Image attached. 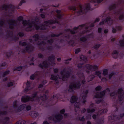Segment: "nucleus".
<instances>
[{
    "label": "nucleus",
    "instance_id": "f257e3e1",
    "mask_svg": "<svg viewBox=\"0 0 124 124\" xmlns=\"http://www.w3.org/2000/svg\"><path fill=\"white\" fill-rule=\"evenodd\" d=\"M56 23V21H53L51 20L46 21L44 22V25L40 27L35 23V21L23 20L22 22V23L23 25V28L25 30L27 31H31L35 29L36 30L39 29L42 30L46 29V28L45 27V26H48L49 24L55 23Z\"/></svg>",
    "mask_w": 124,
    "mask_h": 124
},
{
    "label": "nucleus",
    "instance_id": "f03ea898",
    "mask_svg": "<svg viewBox=\"0 0 124 124\" xmlns=\"http://www.w3.org/2000/svg\"><path fill=\"white\" fill-rule=\"evenodd\" d=\"M33 38L38 45H44L46 43L51 44L53 42L52 39L46 40V38L44 35L39 36L38 35L36 34L33 36Z\"/></svg>",
    "mask_w": 124,
    "mask_h": 124
},
{
    "label": "nucleus",
    "instance_id": "7ed1b4c3",
    "mask_svg": "<svg viewBox=\"0 0 124 124\" xmlns=\"http://www.w3.org/2000/svg\"><path fill=\"white\" fill-rule=\"evenodd\" d=\"M33 41L31 39H29L26 42L21 41L19 44L22 46H26L24 51L28 52H31L33 50V47L31 46V43L33 42Z\"/></svg>",
    "mask_w": 124,
    "mask_h": 124
},
{
    "label": "nucleus",
    "instance_id": "20e7f679",
    "mask_svg": "<svg viewBox=\"0 0 124 124\" xmlns=\"http://www.w3.org/2000/svg\"><path fill=\"white\" fill-rule=\"evenodd\" d=\"M60 75L61 76L59 77V78L62 79L63 81L67 80L68 78L70 76L69 72L65 69H64L61 72Z\"/></svg>",
    "mask_w": 124,
    "mask_h": 124
},
{
    "label": "nucleus",
    "instance_id": "39448f33",
    "mask_svg": "<svg viewBox=\"0 0 124 124\" xmlns=\"http://www.w3.org/2000/svg\"><path fill=\"white\" fill-rule=\"evenodd\" d=\"M37 93V92H36L33 94V98H31L28 96L23 97L21 99L22 101L23 102H26L29 101H33L34 100V98L36 96Z\"/></svg>",
    "mask_w": 124,
    "mask_h": 124
},
{
    "label": "nucleus",
    "instance_id": "423d86ee",
    "mask_svg": "<svg viewBox=\"0 0 124 124\" xmlns=\"http://www.w3.org/2000/svg\"><path fill=\"white\" fill-rule=\"evenodd\" d=\"M80 86V84L79 82L72 83L70 85V89L68 91L70 92H72L74 90L79 88Z\"/></svg>",
    "mask_w": 124,
    "mask_h": 124
},
{
    "label": "nucleus",
    "instance_id": "0eeeda50",
    "mask_svg": "<svg viewBox=\"0 0 124 124\" xmlns=\"http://www.w3.org/2000/svg\"><path fill=\"white\" fill-rule=\"evenodd\" d=\"M63 118V116L61 114L57 115L55 117H54L53 116H50L49 118V119L52 120H53L55 122H58L60 121Z\"/></svg>",
    "mask_w": 124,
    "mask_h": 124
},
{
    "label": "nucleus",
    "instance_id": "6e6552de",
    "mask_svg": "<svg viewBox=\"0 0 124 124\" xmlns=\"http://www.w3.org/2000/svg\"><path fill=\"white\" fill-rule=\"evenodd\" d=\"M110 91L109 88H107L106 90L103 91L101 92L96 93L95 96V97L96 98H100L104 96L106 92L107 91L109 92Z\"/></svg>",
    "mask_w": 124,
    "mask_h": 124
},
{
    "label": "nucleus",
    "instance_id": "1a4fd4ad",
    "mask_svg": "<svg viewBox=\"0 0 124 124\" xmlns=\"http://www.w3.org/2000/svg\"><path fill=\"white\" fill-rule=\"evenodd\" d=\"M88 93V92L87 90H85L84 91L81 95L83 100L81 101V102L83 103H84L86 102V101L85 99L86 97L87 94Z\"/></svg>",
    "mask_w": 124,
    "mask_h": 124
},
{
    "label": "nucleus",
    "instance_id": "9d476101",
    "mask_svg": "<svg viewBox=\"0 0 124 124\" xmlns=\"http://www.w3.org/2000/svg\"><path fill=\"white\" fill-rule=\"evenodd\" d=\"M8 24H9V26L10 28L12 29L14 26L16 24V22L14 20H10L8 21Z\"/></svg>",
    "mask_w": 124,
    "mask_h": 124
},
{
    "label": "nucleus",
    "instance_id": "9b49d317",
    "mask_svg": "<svg viewBox=\"0 0 124 124\" xmlns=\"http://www.w3.org/2000/svg\"><path fill=\"white\" fill-rule=\"evenodd\" d=\"M86 67L88 69L93 71L98 69V66L97 65L92 66L87 64L86 65Z\"/></svg>",
    "mask_w": 124,
    "mask_h": 124
},
{
    "label": "nucleus",
    "instance_id": "f8f14e48",
    "mask_svg": "<svg viewBox=\"0 0 124 124\" xmlns=\"http://www.w3.org/2000/svg\"><path fill=\"white\" fill-rule=\"evenodd\" d=\"M118 93L119 95L118 97L120 100H122L124 97V93L122 92V89L121 88L118 89Z\"/></svg>",
    "mask_w": 124,
    "mask_h": 124
},
{
    "label": "nucleus",
    "instance_id": "ddd939ff",
    "mask_svg": "<svg viewBox=\"0 0 124 124\" xmlns=\"http://www.w3.org/2000/svg\"><path fill=\"white\" fill-rule=\"evenodd\" d=\"M84 26L86 28V29H87L88 28V27L86 26V25L85 24H83L80 25H79L78 27L74 28L73 31H70L71 33L72 34H74L77 32V31H76V30L77 29H78L79 27H82Z\"/></svg>",
    "mask_w": 124,
    "mask_h": 124
},
{
    "label": "nucleus",
    "instance_id": "4468645a",
    "mask_svg": "<svg viewBox=\"0 0 124 124\" xmlns=\"http://www.w3.org/2000/svg\"><path fill=\"white\" fill-rule=\"evenodd\" d=\"M55 59V56L53 55H51L48 58V61L51 62V63L52 65H55V63L54 62V60Z\"/></svg>",
    "mask_w": 124,
    "mask_h": 124
},
{
    "label": "nucleus",
    "instance_id": "2eb2a0df",
    "mask_svg": "<svg viewBox=\"0 0 124 124\" xmlns=\"http://www.w3.org/2000/svg\"><path fill=\"white\" fill-rule=\"evenodd\" d=\"M48 64H47V62L46 61H44L42 64V65L40 64L39 65V66L41 68H46L48 67Z\"/></svg>",
    "mask_w": 124,
    "mask_h": 124
},
{
    "label": "nucleus",
    "instance_id": "dca6fc26",
    "mask_svg": "<svg viewBox=\"0 0 124 124\" xmlns=\"http://www.w3.org/2000/svg\"><path fill=\"white\" fill-rule=\"evenodd\" d=\"M110 19V18L109 17H107L105 20H103L100 23V25L103 24L105 23H108V22L109 21Z\"/></svg>",
    "mask_w": 124,
    "mask_h": 124
},
{
    "label": "nucleus",
    "instance_id": "f3484780",
    "mask_svg": "<svg viewBox=\"0 0 124 124\" xmlns=\"http://www.w3.org/2000/svg\"><path fill=\"white\" fill-rule=\"evenodd\" d=\"M80 105V103L79 102H76L75 104V109L76 112L78 111H80V109L79 108V106Z\"/></svg>",
    "mask_w": 124,
    "mask_h": 124
},
{
    "label": "nucleus",
    "instance_id": "a211bd4d",
    "mask_svg": "<svg viewBox=\"0 0 124 124\" xmlns=\"http://www.w3.org/2000/svg\"><path fill=\"white\" fill-rule=\"evenodd\" d=\"M77 98L76 97L73 96L71 98L70 101L71 103H73L77 101Z\"/></svg>",
    "mask_w": 124,
    "mask_h": 124
},
{
    "label": "nucleus",
    "instance_id": "6ab92c4d",
    "mask_svg": "<svg viewBox=\"0 0 124 124\" xmlns=\"http://www.w3.org/2000/svg\"><path fill=\"white\" fill-rule=\"evenodd\" d=\"M83 13L82 7L80 6L79 7V10H78L77 11V13L78 15H79L82 14Z\"/></svg>",
    "mask_w": 124,
    "mask_h": 124
},
{
    "label": "nucleus",
    "instance_id": "aec40b11",
    "mask_svg": "<svg viewBox=\"0 0 124 124\" xmlns=\"http://www.w3.org/2000/svg\"><path fill=\"white\" fill-rule=\"evenodd\" d=\"M50 78L51 79L54 80L55 81H56L58 79V78L57 76H55L53 75H51Z\"/></svg>",
    "mask_w": 124,
    "mask_h": 124
},
{
    "label": "nucleus",
    "instance_id": "412c9836",
    "mask_svg": "<svg viewBox=\"0 0 124 124\" xmlns=\"http://www.w3.org/2000/svg\"><path fill=\"white\" fill-rule=\"evenodd\" d=\"M95 74L98 76L99 78H101V72L100 71H96L95 72Z\"/></svg>",
    "mask_w": 124,
    "mask_h": 124
},
{
    "label": "nucleus",
    "instance_id": "4be33fe9",
    "mask_svg": "<svg viewBox=\"0 0 124 124\" xmlns=\"http://www.w3.org/2000/svg\"><path fill=\"white\" fill-rule=\"evenodd\" d=\"M95 109L93 108L92 109L89 108L87 109V112L88 113H92L95 111Z\"/></svg>",
    "mask_w": 124,
    "mask_h": 124
},
{
    "label": "nucleus",
    "instance_id": "5701e85b",
    "mask_svg": "<svg viewBox=\"0 0 124 124\" xmlns=\"http://www.w3.org/2000/svg\"><path fill=\"white\" fill-rule=\"evenodd\" d=\"M85 9H84L85 12H86L88 10H89L90 8V5L89 4H86L85 6Z\"/></svg>",
    "mask_w": 124,
    "mask_h": 124
},
{
    "label": "nucleus",
    "instance_id": "b1692460",
    "mask_svg": "<svg viewBox=\"0 0 124 124\" xmlns=\"http://www.w3.org/2000/svg\"><path fill=\"white\" fill-rule=\"evenodd\" d=\"M124 18V13L120 14L119 16V19L120 20L123 19Z\"/></svg>",
    "mask_w": 124,
    "mask_h": 124
},
{
    "label": "nucleus",
    "instance_id": "393cba45",
    "mask_svg": "<svg viewBox=\"0 0 124 124\" xmlns=\"http://www.w3.org/2000/svg\"><path fill=\"white\" fill-rule=\"evenodd\" d=\"M108 70L107 69H105L103 71V74L104 76H105L108 75Z\"/></svg>",
    "mask_w": 124,
    "mask_h": 124
},
{
    "label": "nucleus",
    "instance_id": "a878e982",
    "mask_svg": "<svg viewBox=\"0 0 124 124\" xmlns=\"http://www.w3.org/2000/svg\"><path fill=\"white\" fill-rule=\"evenodd\" d=\"M112 57L116 59V51H115L113 52L112 54Z\"/></svg>",
    "mask_w": 124,
    "mask_h": 124
},
{
    "label": "nucleus",
    "instance_id": "bb28decb",
    "mask_svg": "<svg viewBox=\"0 0 124 124\" xmlns=\"http://www.w3.org/2000/svg\"><path fill=\"white\" fill-rule=\"evenodd\" d=\"M94 77V76L93 75H92L89 76L88 78V79L89 80L88 81L89 82L92 80Z\"/></svg>",
    "mask_w": 124,
    "mask_h": 124
},
{
    "label": "nucleus",
    "instance_id": "cd10ccee",
    "mask_svg": "<svg viewBox=\"0 0 124 124\" xmlns=\"http://www.w3.org/2000/svg\"><path fill=\"white\" fill-rule=\"evenodd\" d=\"M116 4L112 5L110 7V9L111 10L115 8H116Z\"/></svg>",
    "mask_w": 124,
    "mask_h": 124
},
{
    "label": "nucleus",
    "instance_id": "c85d7f7f",
    "mask_svg": "<svg viewBox=\"0 0 124 124\" xmlns=\"http://www.w3.org/2000/svg\"><path fill=\"white\" fill-rule=\"evenodd\" d=\"M116 93L115 92H113L111 93L110 94L111 96L113 97V98L115 99L116 98Z\"/></svg>",
    "mask_w": 124,
    "mask_h": 124
},
{
    "label": "nucleus",
    "instance_id": "c756f323",
    "mask_svg": "<svg viewBox=\"0 0 124 124\" xmlns=\"http://www.w3.org/2000/svg\"><path fill=\"white\" fill-rule=\"evenodd\" d=\"M36 76V74H33L31 75L30 77V79L31 80L34 79Z\"/></svg>",
    "mask_w": 124,
    "mask_h": 124
},
{
    "label": "nucleus",
    "instance_id": "7c9ffc66",
    "mask_svg": "<svg viewBox=\"0 0 124 124\" xmlns=\"http://www.w3.org/2000/svg\"><path fill=\"white\" fill-rule=\"evenodd\" d=\"M9 71H7L3 73V77H4L5 76L8 75L9 73Z\"/></svg>",
    "mask_w": 124,
    "mask_h": 124
},
{
    "label": "nucleus",
    "instance_id": "2f4dec72",
    "mask_svg": "<svg viewBox=\"0 0 124 124\" xmlns=\"http://www.w3.org/2000/svg\"><path fill=\"white\" fill-rule=\"evenodd\" d=\"M108 111L106 109H103L100 111L99 112H102L103 113H106Z\"/></svg>",
    "mask_w": 124,
    "mask_h": 124
},
{
    "label": "nucleus",
    "instance_id": "473e14b6",
    "mask_svg": "<svg viewBox=\"0 0 124 124\" xmlns=\"http://www.w3.org/2000/svg\"><path fill=\"white\" fill-rule=\"evenodd\" d=\"M100 46V45L99 44L96 45L94 46L93 48L95 49H97Z\"/></svg>",
    "mask_w": 124,
    "mask_h": 124
},
{
    "label": "nucleus",
    "instance_id": "72a5a7b5",
    "mask_svg": "<svg viewBox=\"0 0 124 124\" xmlns=\"http://www.w3.org/2000/svg\"><path fill=\"white\" fill-rule=\"evenodd\" d=\"M80 58L81 59H82L85 61H86L87 60L86 58V57L85 56L83 55L81 56Z\"/></svg>",
    "mask_w": 124,
    "mask_h": 124
},
{
    "label": "nucleus",
    "instance_id": "f704fd0d",
    "mask_svg": "<svg viewBox=\"0 0 124 124\" xmlns=\"http://www.w3.org/2000/svg\"><path fill=\"white\" fill-rule=\"evenodd\" d=\"M87 40L86 38L85 37H82L80 39V40L82 41H85Z\"/></svg>",
    "mask_w": 124,
    "mask_h": 124
},
{
    "label": "nucleus",
    "instance_id": "c9c22d12",
    "mask_svg": "<svg viewBox=\"0 0 124 124\" xmlns=\"http://www.w3.org/2000/svg\"><path fill=\"white\" fill-rule=\"evenodd\" d=\"M101 86H98L96 87L95 89L96 91H100L101 90Z\"/></svg>",
    "mask_w": 124,
    "mask_h": 124
},
{
    "label": "nucleus",
    "instance_id": "e433bc0d",
    "mask_svg": "<svg viewBox=\"0 0 124 124\" xmlns=\"http://www.w3.org/2000/svg\"><path fill=\"white\" fill-rule=\"evenodd\" d=\"M80 51L81 50L79 48H78L75 50V53L76 54H77L80 52Z\"/></svg>",
    "mask_w": 124,
    "mask_h": 124
},
{
    "label": "nucleus",
    "instance_id": "4c0bfd02",
    "mask_svg": "<svg viewBox=\"0 0 124 124\" xmlns=\"http://www.w3.org/2000/svg\"><path fill=\"white\" fill-rule=\"evenodd\" d=\"M40 98L43 101L45 100L46 99V96L45 95H44L43 96L41 97Z\"/></svg>",
    "mask_w": 124,
    "mask_h": 124
},
{
    "label": "nucleus",
    "instance_id": "58836bf2",
    "mask_svg": "<svg viewBox=\"0 0 124 124\" xmlns=\"http://www.w3.org/2000/svg\"><path fill=\"white\" fill-rule=\"evenodd\" d=\"M115 73L113 72H112L109 75V79H110L113 76L115 75Z\"/></svg>",
    "mask_w": 124,
    "mask_h": 124
},
{
    "label": "nucleus",
    "instance_id": "ea45409f",
    "mask_svg": "<svg viewBox=\"0 0 124 124\" xmlns=\"http://www.w3.org/2000/svg\"><path fill=\"white\" fill-rule=\"evenodd\" d=\"M38 114L37 113H34L33 114V116H32L33 117H36L38 116Z\"/></svg>",
    "mask_w": 124,
    "mask_h": 124
},
{
    "label": "nucleus",
    "instance_id": "a19ab883",
    "mask_svg": "<svg viewBox=\"0 0 124 124\" xmlns=\"http://www.w3.org/2000/svg\"><path fill=\"white\" fill-rule=\"evenodd\" d=\"M13 84L12 82H10L8 84V87L11 86L13 85Z\"/></svg>",
    "mask_w": 124,
    "mask_h": 124
},
{
    "label": "nucleus",
    "instance_id": "79ce46f5",
    "mask_svg": "<svg viewBox=\"0 0 124 124\" xmlns=\"http://www.w3.org/2000/svg\"><path fill=\"white\" fill-rule=\"evenodd\" d=\"M22 69L21 67H19L16 68V70L18 71H20Z\"/></svg>",
    "mask_w": 124,
    "mask_h": 124
},
{
    "label": "nucleus",
    "instance_id": "37998d69",
    "mask_svg": "<svg viewBox=\"0 0 124 124\" xmlns=\"http://www.w3.org/2000/svg\"><path fill=\"white\" fill-rule=\"evenodd\" d=\"M26 108L27 110H29L31 109V107L30 106H27L26 107Z\"/></svg>",
    "mask_w": 124,
    "mask_h": 124
},
{
    "label": "nucleus",
    "instance_id": "c03bdc74",
    "mask_svg": "<svg viewBox=\"0 0 124 124\" xmlns=\"http://www.w3.org/2000/svg\"><path fill=\"white\" fill-rule=\"evenodd\" d=\"M122 29V27L120 26H118L117 27V31H119L121 30Z\"/></svg>",
    "mask_w": 124,
    "mask_h": 124
},
{
    "label": "nucleus",
    "instance_id": "a18cd8bd",
    "mask_svg": "<svg viewBox=\"0 0 124 124\" xmlns=\"http://www.w3.org/2000/svg\"><path fill=\"white\" fill-rule=\"evenodd\" d=\"M30 88H27L26 87L24 89V91L26 93L30 89Z\"/></svg>",
    "mask_w": 124,
    "mask_h": 124
},
{
    "label": "nucleus",
    "instance_id": "49530a36",
    "mask_svg": "<svg viewBox=\"0 0 124 124\" xmlns=\"http://www.w3.org/2000/svg\"><path fill=\"white\" fill-rule=\"evenodd\" d=\"M20 124H24L25 123V122L23 120H21L19 121Z\"/></svg>",
    "mask_w": 124,
    "mask_h": 124
},
{
    "label": "nucleus",
    "instance_id": "de8ad7c7",
    "mask_svg": "<svg viewBox=\"0 0 124 124\" xmlns=\"http://www.w3.org/2000/svg\"><path fill=\"white\" fill-rule=\"evenodd\" d=\"M79 120L81 121H85V119L84 118V116H83L79 118Z\"/></svg>",
    "mask_w": 124,
    "mask_h": 124
},
{
    "label": "nucleus",
    "instance_id": "09e8293b",
    "mask_svg": "<svg viewBox=\"0 0 124 124\" xmlns=\"http://www.w3.org/2000/svg\"><path fill=\"white\" fill-rule=\"evenodd\" d=\"M18 20L19 21H21L23 20V17L22 16H20L18 18Z\"/></svg>",
    "mask_w": 124,
    "mask_h": 124
},
{
    "label": "nucleus",
    "instance_id": "8fccbe9b",
    "mask_svg": "<svg viewBox=\"0 0 124 124\" xmlns=\"http://www.w3.org/2000/svg\"><path fill=\"white\" fill-rule=\"evenodd\" d=\"M30 83L28 81H27V83H26V87H27V88H30L29 87V86H30Z\"/></svg>",
    "mask_w": 124,
    "mask_h": 124
},
{
    "label": "nucleus",
    "instance_id": "3c124183",
    "mask_svg": "<svg viewBox=\"0 0 124 124\" xmlns=\"http://www.w3.org/2000/svg\"><path fill=\"white\" fill-rule=\"evenodd\" d=\"M102 0H95L94 1V2H97L98 3H99L101 2Z\"/></svg>",
    "mask_w": 124,
    "mask_h": 124
},
{
    "label": "nucleus",
    "instance_id": "603ef678",
    "mask_svg": "<svg viewBox=\"0 0 124 124\" xmlns=\"http://www.w3.org/2000/svg\"><path fill=\"white\" fill-rule=\"evenodd\" d=\"M38 57L39 58H42L43 57V55L41 54H38Z\"/></svg>",
    "mask_w": 124,
    "mask_h": 124
},
{
    "label": "nucleus",
    "instance_id": "864d4df0",
    "mask_svg": "<svg viewBox=\"0 0 124 124\" xmlns=\"http://www.w3.org/2000/svg\"><path fill=\"white\" fill-rule=\"evenodd\" d=\"M61 34H62L61 33H60L58 35H55L54 34H53L51 35V37H56H56H58L59 36V35H60Z\"/></svg>",
    "mask_w": 124,
    "mask_h": 124
},
{
    "label": "nucleus",
    "instance_id": "5fc2aeb1",
    "mask_svg": "<svg viewBox=\"0 0 124 124\" xmlns=\"http://www.w3.org/2000/svg\"><path fill=\"white\" fill-rule=\"evenodd\" d=\"M19 36L21 37H23L24 35V34L22 32H20L18 34Z\"/></svg>",
    "mask_w": 124,
    "mask_h": 124
},
{
    "label": "nucleus",
    "instance_id": "6e6d98bb",
    "mask_svg": "<svg viewBox=\"0 0 124 124\" xmlns=\"http://www.w3.org/2000/svg\"><path fill=\"white\" fill-rule=\"evenodd\" d=\"M101 81L103 82H106L107 81V79L105 78H102L101 79Z\"/></svg>",
    "mask_w": 124,
    "mask_h": 124
},
{
    "label": "nucleus",
    "instance_id": "4d7b16f0",
    "mask_svg": "<svg viewBox=\"0 0 124 124\" xmlns=\"http://www.w3.org/2000/svg\"><path fill=\"white\" fill-rule=\"evenodd\" d=\"M54 72L55 73H57L58 71V69L57 68H55L54 69Z\"/></svg>",
    "mask_w": 124,
    "mask_h": 124
},
{
    "label": "nucleus",
    "instance_id": "13d9d810",
    "mask_svg": "<svg viewBox=\"0 0 124 124\" xmlns=\"http://www.w3.org/2000/svg\"><path fill=\"white\" fill-rule=\"evenodd\" d=\"M71 59V58L69 59L68 60H66L65 61V63L66 64H68L69 63V61H70Z\"/></svg>",
    "mask_w": 124,
    "mask_h": 124
},
{
    "label": "nucleus",
    "instance_id": "bf43d9fd",
    "mask_svg": "<svg viewBox=\"0 0 124 124\" xmlns=\"http://www.w3.org/2000/svg\"><path fill=\"white\" fill-rule=\"evenodd\" d=\"M108 30L107 29H106L104 30V32L105 33H108Z\"/></svg>",
    "mask_w": 124,
    "mask_h": 124
},
{
    "label": "nucleus",
    "instance_id": "052dcab7",
    "mask_svg": "<svg viewBox=\"0 0 124 124\" xmlns=\"http://www.w3.org/2000/svg\"><path fill=\"white\" fill-rule=\"evenodd\" d=\"M7 6L6 5H4L3 6L2 9H5L7 7Z\"/></svg>",
    "mask_w": 124,
    "mask_h": 124
},
{
    "label": "nucleus",
    "instance_id": "680f3d73",
    "mask_svg": "<svg viewBox=\"0 0 124 124\" xmlns=\"http://www.w3.org/2000/svg\"><path fill=\"white\" fill-rule=\"evenodd\" d=\"M101 101V100L100 99H98L96 101V103L97 104H98Z\"/></svg>",
    "mask_w": 124,
    "mask_h": 124
},
{
    "label": "nucleus",
    "instance_id": "e2e57ef3",
    "mask_svg": "<svg viewBox=\"0 0 124 124\" xmlns=\"http://www.w3.org/2000/svg\"><path fill=\"white\" fill-rule=\"evenodd\" d=\"M83 64H79L78 66V68H80L82 67V65Z\"/></svg>",
    "mask_w": 124,
    "mask_h": 124
},
{
    "label": "nucleus",
    "instance_id": "0e129e2a",
    "mask_svg": "<svg viewBox=\"0 0 124 124\" xmlns=\"http://www.w3.org/2000/svg\"><path fill=\"white\" fill-rule=\"evenodd\" d=\"M112 32L113 33H115L116 32V29L115 28H113V30H112Z\"/></svg>",
    "mask_w": 124,
    "mask_h": 124
},
{
    "label": "nucleus",
    "instance_id": "69168bd1",
    "mask_svg": "<svg viewBox=\"0 0 124 124\" xmlns=\"http://www.w3.org/2000/svg\"><path fill=\"white\" fill-rule=\"evenodd\" d=\"M70 9L71 10H74L76 9V8L75 7H71Z\"/></svg>",
    "mask_w": 124,
    "mask_h": 124
},
{
    "label": "nucleus",
    "instance_id": "338daca9",
    "mask_svg": "<svg viewBox=\"0 0 124 124\" xmlns=\"http://www.w3.org/2000/svg\"><path fill=\"white\" fill-rule=\"evenodd\" d=\"M101 30L102 29L101 28H99L98 30V32L99 33H101Z\"/></svg>",
    "mask_w": 124,
    "mask_h": 124
},
{
    "label": "nucleus",
    "instance_id": "774afa93",
    "mask_svg": "<svg viewBox=\"0 0 124 124\" xmlns=\"http://www.w3.org/2000/svg\"><path fill=\"white\" fill-rule=\"evenodd\" d=\"M65 110L64 109H62L60 111V112L61 113L63 114L65 112Z\"/></svg>",
    "mask_w": 124,
    "mask_h": 124
}]
</instances>
